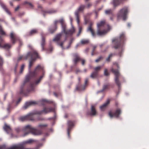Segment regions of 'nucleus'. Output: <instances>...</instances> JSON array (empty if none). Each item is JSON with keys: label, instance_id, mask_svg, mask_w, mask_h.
<instances>
[{"label": "nucleus", "instance_id": "nucleus-1", "mask_svg": "<svg viewBox=\"0 0 149 149\" xmlns=\"http://www.w3.org/2000/svg\"><path fill=\"white\" fill-rule=\"evenodd\" d=\"M43 68L40 65H38L33 71L30 72L29 74L26 76L24 82L20 88L19 93L20 94L26 95L29 92L34 90V83L29 82V86H27V83H29L31 79L36 76L37 70H43Z\"/></svg>", "mask_w": 149, "mask_h": 149}, {"label": "nucleus", "instance_id": "nucleus-2", "mask_svg": "<svg viewBox=\"0 0 149 149\" xmlns=\"http://www.w3.org/2000/svg\"><path fill=\"white\" fill-rule=\"evenodd\" d=\"M126 38L125 34L123 33H121L119 38L113 39L112 42L114 43V47L115 49H119V52L116 55L121 57L124 50L123 45Z\"/></svg>", "mask_w": 149, "mask_h": 149}, {"label": "nucleus", "instance_id": "nucleus-3", "mask_svg": "<svg viewBox=\"0 0 149 149\" xmlns=\"http://www.w3.org/2000/svg\"><path fill=\"white\" fill-rule=\"evenodd\" d=\"M54 111V109L52 107H44L43 110L37 111L34 113H31L25 116H21L19 118L20 121H23L26 120H34L33 115L34 114H41L43 113H47Z\"/></svg>", "mask_w": 149, "mask_h": 149}, {"label": "nucleus", "instance_id": "nucleus-4", "mask_svg": "<svg viewBox=\"0 0 149 149\" xmlns=\"http://www.w3.org/2000/svg\"><path fill=\"white\" fill-rule=\"evenodd\" d=\"M16 131L19 133L22 131H24L25 132L24 136H26L30 133H31L34 135H39L42 133V131L41 130H38L32 127L29 125H27L24 127L22 130L20 128L18 127L15 129Z\"/></svg>", "mask_w": 149, "mask_h": 149}, {"label": "nucleus", "instance_id": "nucleus-5", "mask_svg": "<svg viewBox=\"0 0 149 149\" xmlns=\"http://www.w3.org/2000/svg\"><path fill=\"white\" fill-rule=\"evenodd\" d=\"M105 24V20L102 21L97 24V34L99 36H101L105 34L107 31L104 29L103 27Z\"/></svg>", "mask_w": 149, "mask_h": 149}, {"label": "nucleus", "instance_id": "nucleus-6", "mask_svg": "<svg viewBox=\"0 0 149 149\" xmlns=\"http://www.w3.org/2000/svg\"><path fill=\"white\" fill-rule=\"evenodd\" d=\"M128 12V8L127 6L124 7L123 8L121 9L117 14L118 19L122 18L123 20H125L126 19L127 15Z\"/></svg>", "mask_w": 149, "mask_h": 149}, {"label": "nucleus", "instance_id": "nucleus-7", "mask_svg": "<svg viewBox=\"0 0 149 149\" xmlns=\"http://www.w3.org/2000/svg\"><path fill=\"white\" fill-rule=\"evenodd\" d=\"M31 57L29 56L28 59H30V60L29 62V69H30L31 67L32 66L33 64L36 59L39 58V56L38 53L35 50H33L30 52Z\"/></svg>", "mask_w": 149, "mask_h": 149}, {"label": "nucleus", "instance_id": "nucleus-8", "mask_svg": "<svg viewBox=\"0 0 149 149\" xmlns=\"http://www.w3.org/2000/svg\"><path fill=\"white\" fill-rule=\"evenodd\" d=\"M58 21V20H57ZM58 22H60L62 27V32H63L65 35H72L74 32V29H73L71 30H66V26L64 23V21L63 19H62L58 20Z\"/></svg>", "mask_w": 149, "mask_h": 149}, {"label": "nucleus", "instance_id": "nucleus-9", "mask_svg": "<svg viewBox=\"0 0 149 149\" xmlns=\"http://www.w3.org/2000/svg\"><path fill=\"white\" fill-rule=\"evenodd\" d=\"M111 71L115 75V81L118 86V89H119L121 87V83L119 79L120 74L118 70L114 69L112 68H111Z\"/></svg>", "mask_w": 149, "mask_h": 149}, {"label": "nucleus", "instance_id": "nucleus-10", "mask_svg": "<svg viewBox=\"0 0 149 149\" xmlns=\"http://www.w3.org/2000/svg\"><path fill=\"white\" fill-rule=\"evenodd\" d=\"M63 35L62 33H61L57 34L55 37L53 39V41L57 42L58 44L61 46L62 47H63V45L64 41L66 40L67 38V36L66 35L65 40L63 42H59L58 41L61 40Z\"/></svg>", "mask_w": 149, "mask_h": 149}, {"label": "nucleus", "instance_id": "nucleus-11", "mask_svg": "<svg viewBox=\"0 0 149 149\" xmlns=\"http://www.w3.org/2000/svg\"><path fill=\"white\" fill-rule=\"evenodd\" d=\"M10 37L13 44H15L16 41L19 40L20 45H22V43L20 40L19 38L14 32H11L10 34Z\"/></svg>", "mask_w": 149, "mask_h": 149}, {"label": "nucleus", "instance_id": "nucleus-12", "mask_svg": "<svg viewBox=\"0 0 149 149\" xmlns=\"http://www.w3.org/2000/svg\"><path fill=\"white\" fill-rule=\"evenodd\" d=\"M73 56L74 58L73 61L75 64H76L79 61H81V64L83 65H84L85 61L84 59H81L77 53H74L73 54Z\"/></svg>", "mask_w": 149, "mask_h": 149}, {"label": "nucleus", "instance_id": "nucleus-13", "mask_svg": "<svg viewBox=\"0 0 149 149\" xmlns=\"http://www.w3.org/2000/svg\"><path fill=\"white\" fill-rule=\"evenodd\" d=\"M85 8V6L84 5H81L79 8L78 10H76L75 13V15L76 18L77 22L78 24L79 23V12L82 11Z\"/></svg>", "mask_w": 149, "mask_h": 149}, {"label": "nucleus", "instance_id": "nucleus-14", "mask_svg": "<svg viewBox=\"0 0 149 149\" xmlns=\"http://www.w3.org/2000/svg\"><path fill=\"white\" fill-rule=\"evenodd\" d=\"M75 122L74 120H69L68 121V128L67 129L68 135L69 138L70 137V132L72 127L74 126Z\"/></svg>", "mask_w": 149, "mask_h": 149}, {"label": "nucleus", "instance_id": "nucleus-15", "mask_svg": "<svg viewBox=\"0 0 149 149\" xmlns=\"http://www.w3.org/2000/svg\"><path fill=\"white\" fill-rule=\"evenodd\" d=\"M121 110L120 109H118L116 110L113 114H112L111 111L109 112V115L111 118L113 117V116L118 118L121 113Z\"/></svg>", "mask_w": 149, "mask_h": 149}, {"label": "nucleus", "instance_id": "nucleus-16", "mask_svg": "<svg viewBox=\"0 0 149 149\" xmlns=\"http://www.w3.org/2000/svg\"><path fill=\"white\" fill-rule=\"evenodd\" d=\"M58 22V21L55 20L54 21V26L49 28L48 29V32L49 33L52 34L57 29V25Z\"/></svg>", "mask_w": 149, "mask_h": 149}, {"label": "nucleus", "instance_id": "nucleus-17", "mask_svg": "<svg viewBox=\"0 0 149 149\" xmlns=\"http://www.w3.org/2000/svg\"><path fill=\"white\" fill-rule=\"evenodd\" d=\"M97 113L95 106L92 105L91 107V111L87 113V114L91 116H94Z\"/></svg>", "mask_w": 149, "mask_h": 149}, {"label": "nucleus", "instance_id": "nucleus-18", "mask_svg": "<svg viewBox=\"0 0 149 149\" xmlns=\"http://www.w3.org/2000/svg\"><path fill=\"white\" fill-rule=\"evenodd\" d=\"M42 37V41L41 42V46L42 48V50L43 51L45 50V35L43 33H41Z\"/></svg>", "mask_w": 149, "mask_h": 149}, {"label": "nucleus", "instance_id": "nucleus-19", "mask_svg": "<svg viewBox=\"0 0 149 149\" xmlns=\"http://www.w3.org/2000/svg\"><path fill=\"white\" fill-rule=\"evenodd\" d=\"M38 104V102L36 101H33L26 102L23 107V109H27L29 106L34 105Z\"/></svg>", "mask_w": 149, "mask_h": 149}, {"label": "nucleus", "instance_id": "nucleus-20", "mask_svg": "<svg viewBox=\"0 0 149 149\" xmlns=\"http://www.w3.org/2000/svg\"><path fill=\"white\" fill-rule=\"evenodd\" d=\"M30 52H28L26 55H22L19 56L18 59L17 61L18 62L22 60H27L28 59L29 56L31 57V55Z\"/></svg>", "mask_w": 149, "mask_h": 149}, {"label": "nucleus", "instance_id": "nucleus-21", "mask_svg": "<svg viewBox=\"0 0 149 149\" xmlns=\"http://www.w3.org/2000/svg\"><path fill=\"white\" fill-rule=\"evenodd\" d=\"M88 82V78L86 79L85 82V85H81L77 87L76 88V89L79 91H82L84 90L86 86L87 85Z\"/></svg>", "mask_w": 149, "mask_h": 149}, {"label": "nucleus", "instance_id": "nucleus-22", "mask_svg": "<svg viewBox=\"0 0 149 149\" xmlns=\"http://www.w3.org/2000/svg\"><path fill=\"white\" fill-rule=\"evenodd\" d=\"M110 102V100L109 99H107L105 103L100 107V110L102 111H104L107 108L108 105L109 104Z\"/></svg>", "mask_w": 149, "mask_h": 149}, {"label": "nucleus", "instance_id": "nucleus-23", "mask_svg": "<svg viewBox=\"0 0 149 149\" xmlns=\"http://www.w3.org/2000/svg\"><path fill=\"white\" fill-rule=\"evenodd\" d=\"M3 43L0 42V48H2L4 49H8L11 48V45L9 44L6 43L2 45Z\"/></svg>", "mask_w": 149, "mask_h": 149}, {"label": "nucleus", "instance_id": "nucleus-24", "mask_svg": "<svg viewBox=\"0 0 149 149\" xmlns=\"http://www.w3.org/2000/svg\"><path fill=\"white\" fill-rule=\"evenodd\" d=\"M3 128L4 130L7 133H8L11 131V129L10 126L9 125H8L6 123H4Z\"/></svg>", "mask_w": 149, "mask_h": 149}, {"label": "nucleus", "instance_id": "nucleus-25", "mask_svg": "<svg viewBox=\"0 0 149 149\" xmlns=\"http://www.w3.org/2000/svg\"><path fill=\"white\" fill-rule=\"evenodd\" d=\"M87 30L88 31L90 32L91 33L93 36L95 37V36L96 33H95L94 30L92 28H91V27H88Z\"/></svg>", "mask_w": 149, "mask_h": 149}, {"label": "nucleus", "instance_id": "nucleus-26", "mask_svg": "<svg viewBox=\"0 0 149 149\" xmlns=\"http://www.w3.org/2000/svg\"><path fill=\"white\" fill-rule=\"evenodd\" d=\"M1 5L5 11L9 15L10 14V13L5 5L3 3H1Z\"/></svg>", "mask_w": 149, "mask_h": 149}, {"label": "nucleus", "instance_id": "nucleus-27", "mask_svg": "<svg viewBox=\"0 0 149 149\" xmlns=\"http://www.w3.org/2000/svg\"><path fill=\"white\" fill-rule=\"evenodd\" d=\"M105 13L107 15H110L112 16H113V10L111 9L106 10H105Z\"/></svg>", "mask_w": 149, "mask_h": 149}, {"label": "nucleus", "instance_id": "nucleus-28", "mask_svg": "<svg viewBox=\"0 0 149 149\" xmlns=\"http://www.w3.org/2000/svg\"><path fill=\"white\" fill-rule=\"evenodd\" d=\"M98 74L97 72H94L91 73L90 77L91 78L94 79L97 77L98 76Z\"/></svg>", "mask_w": 149, "mask_h": 149}, {"label": "nucleus", "instance_id": "nucleus-29", "mask_svg": "<svg viewBox=\"0 0 149 149\" xmlns=\"http://www.w3.org/2000/svg\"><path fill=\"white\" fill-rule=\"evenodd\" d=\"M47 126V124H39L38 126L37 127L41 130L43 129L44 128Z\"/></svg>", "mask_w": 149, "mask_h": 149}, {"label": "nucleus", "instance_id": "nucleus-30", "mask_svg": "<svg viewBox=\"0 0 149 149\" xmlns=\"http://www.w3.org/2000/svg\"><path fill=\"white\" fill-rule=\"evenodd\" d=\"M44 72H43L42 75L40 76L39 79L35 81V83L36 84H37L40 82V81L44 76Z\"/></svg>", "mask_w": 149, "mask_h": 149}, {"label": "nucleus", "instance_id": "nucleus-31", "mask_svg": "<svg viewBox=\"0 0 149 149\" xmlns=\"http://www.w3.org/2000/svg\"><path fill=\"white\" fill-rule=\"evenodd\" d=\"M0 34L2 36H6V32L3 31L2 26L0 25Z\"/></svg>", "mask_w": 149, "mask_h": 149}, {"label": "nucleus", "instance_id": "nucleus-32", "mask_svg": "<svg viewBox=\"0 0 149 149\" xmlns=\"http://www.w3.org/2000/svg\"><path fill=\"white\" fill-rule=\"evenodd\" d=\"M89 42V40L88 39H82L81 41V43L83 45L86 44L88 43Z\"/></svg>", "mask_w": 149, "mask_h": 149}, {"label": "nucleus", "instance_id": "nucleus-33", "mask_svg": "<svg viewBox=\"0 0 149 149\" xmlns=\"http://www.w3.org/2000/svg\"><path fill=\"white\" fill-rule=\"evenodd\" d=\"M115 53H111L109 54L108 58H107L106 60L108 62L110 61V58H111L113 56L115 55Z\"/></svg>", "mask_w": 149, "mask_h": 149}, {"label": "nucleus", "instance_id": "nucleus-34", "mask_svg": "<svg viewBox=\"0 0 149 149\" xmlns=\"http://www.w3.org/2000/svg\"><path fill=\"white\" fill-rule=\"evenodd\" d=\"M36 142V141L32 139H29L24 142L26 144H31L33 142Z\"/></svg>", "mask_w": 149, "mask_h": 149}, {"label": "nucleus", "instance_id": "nucleus-35", "mask_svg": "<svg viewBox=\"0 0 149 149\" xmlns=\"http://www.w3.org/2000/svg\"><path fill=\"white\" fill-rule=\"evenodd\" d=\"M40 102L42 105H44L45 103H50V102L46 100H42L40 101Z\"/></svg>", "mask_w": 149, "mask_h": 149}, {"label": "nucleus", "instance_id": "nucleus-36", "mask_svg": "<svg viewBox=\"0 0 149 149\" xmlns=\"http://www.w3.org/2000/svg\"><path fill=\"white\" fill-rule=\"evenodd\" d=\"M37 32L38 31L37 30L35 29H33L30 31L29 34L30 35H32L37 33Z\"/></svg>", "mask_w": 149, "mask_h": 149}, {"label": "nucleus", "instance_id": "nucleus-37", "mask_svg": "<svg viewBox=\"0 0 149 149\" xmlns=\"http://www.w3.org/2000/svg\"><path fill=\"white\" fill-rule=\"evenodd\" d=\"M44 13H55L56 12V11L54 10H52L49 11H43Z\"/></svg>", "mask_w": 149, "mask_h": 149}, {"label": "nucleus", "instance_id": "nucleus-38", "mask_svg": "<svg viewBox=\"0 0 149 149\" xmlns=\"http://www.w3.org/2000/svg\"><path fill=\"white\" fill-rule=\"evenodd\" d=\"M102 68V67L101 66H98V67H95L94 68V70H95V72H97V73H98V72Z\"/></svg>", "mask_w": 149, "mask_h": 149}, {"label": "nucleus", "instance_id": "nucleus-39", "mask_svg": "<svg viewBox=\"0 0 149 149\" xmlns=\"http://www.w3.org/2000/svg\"><path fill=\"white\" fill-rule=\"evenodd\" d=\"M24 66L25 65L24 64H23L21 66L20 71L19 72L20 73L22 74V73L24 68Z\"/></svg>", "mask_w": 149, "mask_h": 149}, {"label": "nucleus", "instance_id": "nucleus-40", "mask_svg": "<svg viewBox=\"0 0 149 149\" xmlns=\"http://www.w3.org/2000/svg\"><path fill=\"white\" fill-rule=\"evenodd\" d=\"M104 75L107 76L109 75V74L107 70L106 69H105L104 72Z\"/></svg>", "mask_w": 149, "mask_h": 149}, {"label": "nucleus", "instance_id": "nucleus-41", "mask_svg": "<svg viewBox=\"0 0 149 149\" xmlns=\"http://www.w3.org/2000/svg\"><path fill=\"white\" fill-rule=\"evenodd\" d=\"M3 64V61L2 58L0 56V68L2 66Z\"/></svg>", "mask_w": 149, "mask_h": 149}, {"label": "nucleus", "instance_id": "nucleus-42", "mask_svg": "<svg viewBox=\"0 0 149 149\" xmlns=\"http://www.w3.org/2000/svg\"><path fill=\"white\" fill-rule=\"evenodd\" d=\"M103 57L102 56H100L98 58L96 59L95 60V61L96 62H99L101 60L103 59Z\"/></svg>", "mask_w": 149, "mask_h": 149}, {"label": "nucleus", "instance_id": "nucleus-43", "mask_svg": "<svg viewBox=\"0 0 149 149\" xmlns=\"http://www.w3.org/2000/svg\"><path fill=\"white\" fill-rule=\"evenodd\" d=\"M109 86V85L108 84L104 85L103 86V90H104L106 89L107 88H108Z\"/></svg>", "mask_w": 149, "mask_h": 149}, {"label": "nucleus", "instance_id": "nucleus-44", "mask_svg": "<svg viewBox=\"0 0 149 149\" xmlns=\"http://www.w3.org/2000/svg\"><path fill=\"white\" fill-rule=\"evenodd\" d=\"M82 30V27H80L79 28V33H78L77 35V36H79L80 35V34L81 33V31Z\"/></svg>", "mask_w": 149, "mask_h": 149}, {"label": "nucleus", "instance_id": "nucleus-45", "mask_svg": "<svg viewBox=\"0 0 149 149\" xmlns=\"http://www.w3.org/2000/svg\"><path fill=\"white\" fill-rule=\"evenodd\" d=\"M11 109V105H8V107L7 108V110L8 111V112H10Z\"/></svg>", "mask_w": 149, "mask_h": 149}, {"label": "nucleus", "instance_id": "nucleus-46", "mask_svg": "<svg viewBox=\"0 0 149 149\" xmlns=\"http://www.w3.org/2000/svg\"><path fill=\"white\" fill-rule=\"evenodd\" d=\"M25 4H28L31 7H33V5L32 4L28 2H24Z\"/></svg>", "mask_w": 149, "mask_h": 149}, {"label": "nucleus", "instance_id": "nucleus-47", "mask_svg": "<svg viewBox=\"0 0 149 149\" xmlns=\"http://www.w3.org/2000/svg\"><path fill=\"white\" fill-rule=\"evenodd\" d=\"M93 24V23L92 22H91V21L90 22L89 25L88 27H91V28H92V26Z\"/></svg>", "mask_w": 149, "mask_h": 149}, {"label": "nucleus", "instance_id": "nucleus-48", "mask_svg": "<svg viewBox=\"0 0 149 149\" xmlns=\"http://www.w3.org/2000/svg\"><path fill=\"white\" fill-rule=\"evenodd\" d=\"M6 146L5 145L0 146V149H5Z\"/></svg>", "mask_w": 149, "mask_h": 149}, {"label": "nucleus", "instance_id": "nucleus-49", "mask_svg": "<svg viewBox=\"0 0 149 149\" xmlns=\"http://www.w3.org/2000/svg\"><path fill=\"white\" fill-rule=\"evenodd\" d=\"M92 6V4L90 3H88L87 6V7L88 8H89L90 7Z\"/></svg>", "mask_w": 149, "mask_h": 149}, {"label": "nucleus", "instance_id": "nucleus-50", "mask_svg": "<svg viewBox=\"0 0 149 149\" xmlns=\"http://www.w3.org/2000/svg\"><path fill=\"white\" fill-rule=\"evenodd\" d=\"M97 47L96 46H94L93 47V49L92 51L95 52V50Z\"/></svg>", "mask_w": 149, "mask_h": 149}, {"label": "nucleus", "instance_id": "nucleus-51", "mask_svg": "<svg viewBox=\"0 0 149 149\" xmlns=\"http://www.w3.org/2000/svg\"><path fill=\"white\" fill-rule=\"evenodd\" d=\"M3 40L2 39L1 36H0V42L3 43Z\"/></svg>", "mask_w": 149, "mask_h": 149}, {"label": "nucleus", "instance_id": "nucleus-52", "mask_svg": "<svg viewBox=\"0 0 149 149\" xmlns=\"http://www.w3.org/2000/svg\"><path fill=\"white\" fill-rule=\"evenodd\" d=\"M80 72V70L78 69H77L75 71V72L76 74H77L78 72Z\"/></svg>", "mask_w": 149, "mask_h": 149}, {"label": "nucleus", "instance_id": "nucleus-53", "mask_svg": "<svg viewBox=\"0 0 149 149\" xmlns=\"http://www.w3.org/2000/svg\"><path fill=\"white\" fill-rule=\"evenodd\" d=\"M19 8V6H17L16 8H15V11H17Z\"/></svg>", "mask_w": 149, "mask_h": 149}, {"label": "nucleus", "instance_id": "nucleus-54", "mask_svg": "<svg viewBox=\"0 0 149 149\" xmlns=\"http://www.w3.org/2000/svg\"><path fill=\"white\" fill-rule=\"evenodd\" d=\"M21 100V98H19L18 99V100L17 102V104L19 103V102H20V101Z\"/></svg>", "mask_w": 149, "mask_h": 149}, {"label": "nucleus", "instance_id": "nucleus-55", "mask_svg": "<svg viewBox=\"0 0 149 149\" xmlns=\"http://www.w3.org/2000/svg\"><path fill=\"white\" fill-rule=\"evenodd\" d=\"M114 64H115L116 65V66H117L118 68H119V65L117 63H114Z\"/></svg>", "mask_w": 149, "mask_h": 149}, {"label": "nucleus", "instance_id": "nucleus-56", "mask_svg": "<svg viewBox=\"0 0 149 149\" xmlns=\"http://www.w3.org/2000/svg\"><path fill=\"white\" fill-rule=\"evenodd\" d=\"M95 54V52L92 51L91 53V55L92 56H93Z\"/></svg>", "mask_w": 149, "mask_h": 149}, {"label": "nucleus", "instance_id": "nucleus-57", "mask_svg": "<svg viewBox=\"0 0 149 149\" xmlns=\"http://www.w3.org/2000/svg\"><path fill=\"white\" fill-rule=\"evenodd\" d=\"M78 81H79V83H80V82L81 80V78L80 77H79V78H78Z\"/></svg>", "mask_w": 149, "mask_h": 149}, {"label": "nucleus", "instance_id": "nucleus-58", "mask_svg": "<svg viewBox=\"0 0 149 149\" xmlns=\"http://www.w3.org/2000/svg\"><path fill=\"white\" fill-rule=\"evenodd\" d=\"M72 40H70V42L69 43V45L70 46V45H71V44H72Z\"/></svg>", "mask_w": 149, "mask_h": 149}, {"label": "nucleus", "instance_id": "nucleus-59", "mask_svg": "<svg viewBox=\"0 0 149 149\" xmlns=\"http://www.w3.org/2000/svg\"><path fill=\"white\" fill-rule=\"evenodd\" d=\"M53 48L52 47H51L49 48V50L50 52H51Z\"/></svg>", "mask_w": 149, "mask_h": 149}, {"label": "nucleus", "instance_id": "nucleus-60", "mask_svg": "<svg viewBox=\"0 0 149 149\" xmlns=\"http://www.w3.org/2000/svg\"><path fill=\"white\" fill-rule=\"evenodd\" d=\"M10 5L11 6H13V3L11 2V1H10Z\"/></svg>", "mask_w": 149, "mask_h": 149}, {"label": "nucleus", "instance_id": "nucleus-61", "mask_svg": "<svg viewBox=\"0 0 149 149\" xmlns=\"http://www.w3.org/2000/svg\"><path fill=\"white\" fill-rule=\"evenodd\" d=\"M68 117V115L67 114H66L65 116V118H67Z\"/></svg>", "mask_w": 149, "mask_h": 149}, {"label": "nucleus", "instance_id": "nucleus-62", "mask_svg": "<svg viewBox=\"0 0 149 149\" xmlns=\"http://www.w3.org/2000/svg\"><path fill=\"white\" fill-rule=\"evenodd\" d=\"M7 95L6 94H5V95H4V97L5 100L6 99V97H7Z\"/></svg>", "mask_w": 149, "mask_h": 149}, {"label": "nucleus", "instance_id": "nucleus-63", "mask_svg": "<svg viewBox=\"0 0 149 149\" xmlns=\"http://www.w3.org/2000/svg\"><path fill=\"white\" fill-rule=\"evenodd\" d=\"M17 64L15 68V72L16 71V68H17Z\"/></svg>", "mask_w": 149, "mask_h": 149}, {"label": "nucleus", "instance_id": "nucleus-64", "mask_svg": "<svg viewBox=\"0 0 149 149\" xmlns=\"http://www.w3.org/2000/svg\"><path fill=\"white\" fill-rule=\"evenodd\" d=\"M79 46V44H77L76 45V48H77Z\"/></svg>", "mask_w": 149, "mask_h": 149}]
</instances>
